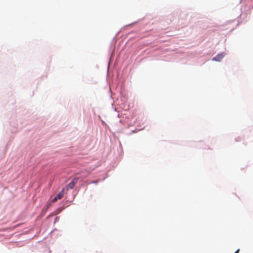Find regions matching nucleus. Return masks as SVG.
I'll return each mask as SVG.
<instances>
[{"label": "nucleus", "instance_id": "423d86ee", "mask_svg": "<svg viewBox=\"0 0 253 253\" xmlns=\"http://www.w3.org/2000/svg\"><path fill=\"white\" fill-rule=\"evenodd\" d=\"M239 251H240V250L239 249H238L235 252V253H239Z\"/></svg>", "mask_w": 253, "mask_h": 253}, {"label": "nucleus", "instance_id": "f257e3e1", "mask_svg": "<svg viewBox=\"0 0 253 253\" xmlns=\"http://www.w3.org/2000/svg\"><path fill=\"white\" fill-rule=\"evenodd\" d=\"M78 179L79 178L78 177L74 178L72 181L67 185V188H69L70 189L73 188L74 186L77 184Z\"/></svg>", "mask_w": 253, "mask_h": 253}, {"label": "nucleus", "instance_id": "20e7f679", "mask_svg": "<svg viewBox=\"0 0 253 253\" xmlns=\"http://www.w3.org/2000/svg\"><path fill=\"white\" fill-rule=\"evenodd\" d=\"M50 206H51V204L50 203H48L44 206V207L43 208V209L42 211V213L43 215H44L45 214V212L46 211L47 209L50 207Z\"/></svg>", "mask_w": 253, "mask_h": 253}, {"label": "nucleus", "instance_id": "f03ea898", "mask_svg": "<svg viewBox=\"0 0 253 253\" xmlns=\"http://www.w3.org/2000/svg\"><path fill=\"white\" fill-rule=\"evenodd\" d=\"M64 195V189H63L52 200V202H55L57 199H61Z\"/></svg>", "mask_w": 253, "mask_h": 253}, {"label": "nucleus", "instance_id": "39448f33", "mask_svg": "<svg viewBox=\"0 0 253 253\" xmlns=\"http://www.w3.org/2000/svg\"><path fill=\"white\" fill-rule=\"evenodd\" d=\"M98 180H97L91 181L90 183H91L97 184L98 183Z\"/></svg>", "mask_w": 253, "mask_h": 253}, {"label": "nucleus", "instance_id": "0eeeda50", "mask_svg": "<svg viewBox=\"0 0 253 253\" xmlns=\"http://www.w3.org/2000/svg\"><path fill=\"white\" fill-rule=\"evenodd\" d=\"M87 171H88V174H89L91 172V169L90 170H88Z\"/></svg>", "mask_w": 253, "mask_h": 253}, {"label": "nucleus", "instance_id": "7ed1b4c3", "mask_svg": "<svg viewBox=\"0 0 253 253\" xmlns=\"http://www.w3.org/2000/svg\"><path fill=\"white\" fill-rule=\"evenodd\" d=\"M225 53H221L220 54H218L215 57H213L212 60L216 61H220L223 57L224 56Z\"/></svg>", "mask_w": 253, "mask_h": 253}]
</instances>
